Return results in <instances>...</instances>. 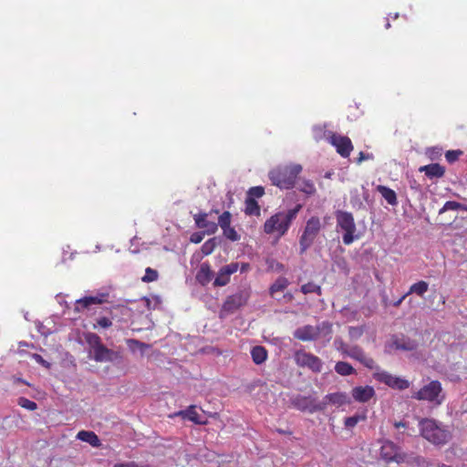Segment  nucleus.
I'll return each mask as SVG.
<instances>
[{
  "instance_id": "obj_1",
  "label": "nucleus",
  "mask_w": 467,
  "mask_h": 467,
  "mask_svg": "<svg viewBox=\"0 0 467 467\" xmlns=\"http://www.w3.org/2000/svg\"><path fill=\"white\" fill-rule=\"evenodd\" d=\"M302 205L296 204L285 212H278L269 217L264 223V232L266 234H276L277 237L284 236L289 230L292 222L296 218Z\"/></svg>"
},
{
  "instance_id": "obj_2",
  "label": "nucleus",
  "mask_w": 467,
  "mask_h": 467,
  "mask_svg": "<svg viewBox=\"0 0 467 467\" xmlns=\"http://www.w3.org/2000/svg\"><path fill=\"white\" fill-rule=\"evenodd\" d=\"M84 338L88 346V356L96 362H114L121 358L120 353L105 346L98 334L87 332L84 333Z\"/></svg>"
},
{
  "instance_id": "obj_3",
  "label": "nucleus",
  "mask_w": 467,
  "mask_h": 467,
  "mask_svg": "<svg viewBox=\"0 0 467 467\" xmlns=\"http://www.w3.org/2000/svg\"><path fill=\"white\" fill-rule=\"evenodd\" d=\"M420 427L422 437L435 445H444L451 439L450 430L432 419H422Z\"/></svg>"
},
{
  "instance_id": "obj_4",
  "label": "nucleus",
  "mask_w": 467,
  "mask_h": 467,
  "mask_svg": "<svg viewBox=\"0 0 467 467\" xmlns=\"http://www.w3.org/2000/svg\"><path fill=\"white\" fill-rule=\"evenodd\" d=\"M301 171L302 166L299 164L279 166L270 171L269 179L273 185L280 189H291Z\"/></svg>"
},
{
  "instance_id": "obj_5",
  "label": "nucleus",
  "mask_w": 467,
  "mask_h": 467,
  "mask_svg": "<svg viewBox=\"0 0 467 467\" xmlns=\"http://www.w3.org/2000/svg\"><path fill=\"white\" fill-rule=\"evenodd\" d=\"M332 335V324L328 321H324L317 326L314 327L306 325L298 327L294 332V337L301 341H312L316 340L318 337H324L327 341L331 339Z\"/></svg>"
},
{
  "instance_id": "obj_6",
  "label": "nucleus",
  "mask_w": 467,
  "mask_h": 467,
  "mask_svg": "<svg viewBox=\"0 0 467 467\" xmlns=\"http://www.w3.org/2000/svg\"><path fill=\"white\" fill-rule=\"evenodd\" d=\"M417 400L428 401L440 406L445 400V393L439 380H431L411 395Z\"/></svg>"
},
{
  "instance_id": "obj_7",
  "label": "nucleus",
  "mask_w": 467,
  "mask_h": 467,
  "mask_svg": "<svg viewBox=\"0 0 467 467\" xmlns=\"http://www.w3.org/2000/svg\"><path fill=\"white\" fill-rule=\"evenodd\" d=\"M250 297L249 291L244 289L239 290L235 294L228 296L219 312L220 318H225L229 315L234 314L242 306H245Z\"/></svg>"
},
{
  "instance_id": "obj_8",
  "label": "nucleus",
  "mask_w": 467,
  "mask_h": 467,
  "mask_svg": "<svg viewBox=\"0 0 467 467\" xmlns=\"http://www.w3.org/2000/svg\"><path fill=\"white\" fill-rule=\"evenodd\" d=\"M321 230L320 219L312 216L306 221L303 234L299 239L300 254H303L313 244Z\"/></svg>"
},
{
  "instance_id": "obj_9",
  "label": "nucleus",
  "mask_w": 467,
  "mask_h": 467,
  "mask_svg": "<svg viewBox=\"0 0 467 467\" xmlns=\"http://www.w3.org/2000/svg\"><path fill=\"white\" fill-rule=\"evenodd\" d=\"M335 214L337 226L344 231L342 236L344 244H351L355 240L354 234L357 230L352 213L344 211H337Z\"/></svg>"
},
{
  "instance_id": "obj_10",
  "label": "nucleus",
  "mask_w": 467,
  "mask_h": 467,
  "mask_svg": "<svg viewBox=\"0 0 467 467\" xmlns=\"http://www.w3.org/2000/svg\"><path fill=\"white\" fill-rule=\"evenodd\" d=\"M290 402L295 409L302 412L313 414L317 411H324V403L317 402V399L312 396L297 394L291 398Z\"/></svg>"
},
{
  "instance_id": "obj_11",
  "label": "nucleus",
  "mask_w": 467,
  "mask_h": 467,
  "mask_svg": "<svg viewBox=\"0 0 467 467\" xmlns=\"http://www.w3.org/2000/svg\"><path fill=\"white\" fill-rule=\"evenodd\" d=\"M296 364L300 368H307L313 372L318 373L322 370L323 362L312 353L303 349L296 350L294 354Z\"/></svg>"
},
{
  "instance_id": "obj_12",
  "label": "nucleus",
  "mask_w": 467,
  "mask_h": 467,
  "mask_svg": "<svg viewBox=\"0 0 467 467\" xmlns=\"http://www.w3.org/2000/svg\"><path fill=\"white\" fill-rule=\"evenodd\" d=\"M373 378L377 381L383 383L393 389L403 390L408 389L410 385L409 380L394 376L388 371L379 369V368H377V371L373 373Z\"/></svg>"
},
{
  "instance_id": "obj_13",
  "label": "nucleus",
  "mask_w": 467,
  "mask_h": 467,
  "mask_svg": "<svg viewBox=\"0 0 467 467\" xmlns=\"http://www.w3.org/2000/svg\"><path fill=\"white\" fill-rule=\"evenodd\" d=\"M328 141L336 148L337 152L344 158L348 157L353 150L351 140L347 136L329 132Z\"/></svg>"
},
{
  "instance_id": "obj_14",
  "label": "nucleus",
  "mask_w": 467,
  "mask_h": 467,
  "mask_svg": "<svg viewBox=\"0 0 467 467\" xmlns=\"http://www.w3.org/2000/svg\"><path fill=\"white\" fill-rule=\"evenodd\" d=\"M213 213L218 214V210H212L210 213L201 212L193 215V220L196 226L200 229H203L207 234H213L218 230V224L213 221H209L208 216Z\"/></svg>"
},
{
  "instance_id": "obj_15",
  "label": "nucleus",
  "mask_w": 467,
  "mask_h": 467,
  "mask_svg": "<svg viewBox=\"0 0 467 467\" xmlns=\"http://www.w3.org/2000/svg\"><path fill=\"white\" fill-rule=\"evenodd\" d=\"M109 294L108 292L98 293L96 296H85L76 301V311H82L89 308L91 305H101L109 301Z\"/></svg>"
},
{
  "instance_id": "obj_16",
  "label": "nucleus",
  "mask_w": 467,
  "mask_h": 467,
  "mask_svg": "<svg viewBox=\"0 0 467 467\" xmlns=\"http://www.w3.org/2000/svg\"><path fill=\"white\" fill-rule=\"evenodd\" d=\"M239 268L238 263H231L223 266L217 273L214 279V286H224L230 282V277L233 274L237 272Z\"/></svg>"
},
{
  "instance_id": "obj_17",
  "label": "nucleus",
  "mask_w": 467,
  "mask_h": 467,
  "mask_svg": "<svg viewBox=\"0 0 467 467\" xmlns=\"http://www.w3.org/2000/svg\"><path fill=\"white\" fill-rule=\"evenodd\" d=\"M351 395L355 401L365 403L374 398L376 392L373 387L366 385L353 388L351 390Z\"/></svg>"
},
{
  "instance_id": "obj_18",
  "label": "nucleus",
  "mask_w": 467,
  "mask_h": 467,
  "mask_svg": "<svg viewBox=\"0 0 467 467\" xmlns=\"http://www.w3.org/2000/svg\"><path fill=\"white\" fill-rule=\"evenodd\" d=\"M320 403H324V410L328 405L342 406L350 403L349 398L345 392H334L326 395Z\"/></svg>"
},
{
  "instance_id": "obj_19",
  "label": "nucleus",
  "mask_w": 467,
  "mask_h": 467,
  "mask_svg": "<svg viewBox=\"0 0 467 467\" xmlns=\"http://www.w3.org/2000/svg\"><path fill=\"white\" fill-rule=\"evenodd\" d=\"M171 417H181L183 420H188L195 424L203 425L206 424V420H202V417L196 410L195 405L189 406L186 410H179L175 412Z\"/></svg>"
},
{
  "instance_id": "obj_20",
  "label": "nucleus",
  "mask_w": 467,
  "mask_h": 467,
  "mask_svg": "<svg viewBox=\"0 0 467 467\" xmlns=\"http://www.w3.org/2000/svg\"><path fill=\"white\" fill-rule=\"evenodd\" d=\"M391 347L395 349L405 350V351H412L415 350L418 347V344L415 340H412L404 336H394L391 339Z\"/></svg>"
},
{
  "instance_id": "obj_21",
  "label": "nucleus",
  "mask_w": 467,
  "mask_h": 467,
  "mask_svg": "<svg viewBox=\"0 0 467 467\" xmlns=\"http://www.w3.org/2000/svg\"><path fill=\"white\" fill-rule=\"evenodd\" d=\"M419 171L420 172H424L425 175L431 180L440 179L445 174V168L440 163H431L421 166L420 167Z\"/></svg>"
},
{
  "instance_id": "obj_22",
  "label": "nucleus",
  "mask_w": 467,
  "mask_h": 467,
  "mask_svg": "<svg viewBox=\"0 0 467 467\" xmlns=\"http://www.w3.org/2000/svg\"><path fill=\"white\" fill-rule=\"evenodd\" d=\"M213 277V272L208 263H202L196 274V281L202 286L207 285Z\"/></svg>"
},
{
  "instance_id": "obj_23",
  "label": "nucleus",
  "mask_w": 467,
  "mask_h": 467,
  "mask_svg": "<svg viewBox=\"0 0 467 467\" xmlns=\"http://www.w3.org/2000/svg\"><path fill=\"white\" fill-rule=\"evenodd\" d=\"M77 438L82 441L89 443L93 447L100 446V441L94 431H80L78 432Z\"/></svg>"
},
{
  "instance_id": "obj_24",
  "label": "nucleus",
  "mask_w": 467,
  "mask_h": 467,
  "mask_svg": "<svg viewBox=\"0 0 467 467\" xmlns=\"http://www.w3.org/2000/svg\"><path fill=\"white\" fill-rule=\"evenodd\" d=\"M377 191L381 194V196L389 204L396 205L398 203L397 194L392 189L384 185H379L377 187Z\"/></svg>"
},
{
  "instance_id": "obj_25",
  "label": "nucleus",
  "mask_w": 467,
  "mask_h": 467,
  "mask_svg": "<svg viewBox=\"0 0 467 467\" xmlns=\"http://www.w3.org/2000/svg\"><path fill=\"white\" fill-rule=\"evenodd\" d=\"M245 208H244V213L246 215L252 216H260L261 214V208L258 202L254 200L253 197H247L245 202Z\"/></svg>"
},
{
  "instance_id": "obj_26",
  "label": "nucleus",
  "mask_w": 467,
  "mask_h": 467,
  "mask_svg": "<svg viewBox=\"0 0 467 467\" xmlns=\"http://www.w3.org/2000/svg\"><path fill=\"white\" fill-rule=\"evenodd\" d=\"M251 356L253 361L256 365H260L264 363L267 358V351L266 349L262 346H256L254 347L251 350Z\"/></svg>"
},
{
  "instance_id": "obj_27",
  "label": "nucleus",
  "mask_w": 467,
  "mask_h": 467,
  "mask_svg": "<svg viewBox=\"0 0 467 467\" xmlns=\"http://www.w3.org/2000/svg\"><path fill=\"white\" fill-rule=\"evenodd\" d=\"M289 285V281L284 276H279L270 286L269 294L274 296L277 292H283Z\"/></svg>"
},
{
  "instance_id": "obj_28",
  "label": "nucleus",
  "mask_w": 467,
  "mask_h": 467,
  "mask_svg": "<svg viewBox=\"0 0 467 467\" xmlns=\"http://www.w3.org/2000/svg\"><path fill=\"white\" fill-rule=\"evenodd\" d=\"M429 289V284L426 281H419L410 285L407 295L415 294L419 296H423Z\"/></svg>"
},
{
  "instance_id": "obj_29",
  "label": "nucleus",
  "mask_w": 467,
  "mask_h": 467,
  "mask_svg": "<svg viewBox=\"0 0 467 467\" xmlns=\"http://www.w3.org/2000/svg\"><path fill=\"white\" fill-rule=\"evenodd\" d=\"M335 371L341 376H348L353 374L355 369L349 363L338 361L335 365Z\"/></svg>"
},
{
  "instance_id": "obj_30",
  "label": "nucleus",
  "mask_w": 467,
  "mask_h": 467,
  "mask_svg": "<svg viewBox=\"0 0 467 467\" xmlns=\"http://www.w3.org/2000/svg\"><path fill=\"white\" fill-rule=\"evenodd\" d=\"M111 326H112V316H111V312H110L109 316H103V317H97L96 323H94L92 325V327L94 329H97V328L107 329V328L110 327Z\"/></svg>"
},
{
  "instance_id": "obj_31",
  "label": "nucleus",
  "mask_w": 467,
  "mask_h": 467,
  "mask_svg": "<svg viewBox=\"0 0 467 467\" xmlns=\"http://www.w3.org/2000/svg\"><path fill=\"white\" fill-rule=\"evenodd\" d=\"M459 210H467L465 205L455 202V201H448L444 203L442 208L440 210L439 213L441 214L447 211H459Z\"/></svg>"
},
{
  "instance_id": "obj_32",
  "label": "nucleus",
  "mask_w": 467,
  "mask_h": 467,
  "mask_svg": "<svg viewBox=\"0 0 467 467\" xmlns=\"http://www.w3.org/2000/svg\"><path fill=\"white\" fill-rule=\"evenodd\" d=\"M367 416L365 413L363 414H356L351 417H348L345 419L344 425L348 429L354 428L358 422L366 420Z\"/></svg>"
},
{
  "instance_id": "obj_33",
  "label": "nucleus",
  "mask_w": 467,
  "mask_h": 467,
  "mask_svg": "<svg viewBox=\"0 0 467 467\" xmlns=\"http://www.w3.org/2000/svg\"><path fill=\"white\" fill-rule=\"evenodd\" d=\"M298 190L307 195H313L316 192V187L311 181L304 180L298 185Z\"/></svg>"
},
{
  "instance_id": "obj_34",
  "label": "nucleus",
  "mask_w": 467,
  "mask_h": 467,
  "mask_svg": "<svg viewBox=\"0 0 467 467\" xmlns=\"http://www.w3.org/2000/svg\"><path fill=\"white\" fill-rule=\"evenodd\" d=\"M301 292L305 295L316 293L318 296H320L322 294V289L319 285H317L312 282H309L301 286Z\"/></svg>"
},
{
  "instance_id": "obj_35",
  "label": "nucleus",
  "mask_w": 467,
  "mask_h": 467,
  "mask_svg": "<svg viewBox=\"0 0 467 467\" xmlns=\"http://www.w3.org/2000/svg\"><path fill=\"white\" fill-rule=\"evenodd\" d=\"M232 214L230 212L225 211L218 217V226L223 229L231 226Z\"/></svg>"
},
{
  "instance_id": "obj_36",
  "label": "nucleus",
  "mask_w": 467,
  "mask_h": 467,
  "mask_svg": "<svg viewBox=\"0 0 467 467\" xmlns=\"http://www.w3.org/2000/svg\"><path fill=\"white\" fill-rule=\"evenodd\" d=\"M159 274L157 270L152 269L150 267H147L145 269V275L141 277V281L144 283L154 282L158 279Z\"/></svg>"
},
{
  "instance_id": "obj_37",
  "label": "nucleus",
  "mask_w": 467,
  "mask_h": 467,
  "mask_svg": "<svg viewBox=\"0 0 467 467\" xmlns=\"http://www.w3.org/2000/svg\"><path fill=\"white\" fill-rule=\"evenodd\" d=\"M365 331V326L359 327H348V336L351 340H358L360 338Z\"/></svg>"
},
{
  "instance_id": "obj_38",
  "label": "nucleus",
  "mask_w": 467,
  "mask_h": 467,
  "mask_svg": "<svg viewBox=\"0 0 467 467\" xmlns=\"http://www.w3.org/2000/svg\"><path fill=\"white\" fill-rule=\"evenodd\" d=\"M462 155L463 151L462 150H450L445 152V159L449 163H453Z\"/></svg>"
},
{
  "instance_id": "obj_39",
  "label": "nucleus",
  "mask_w": 467,
  "mask_h": 467,
  "mask_svg": "<svg viewBox=\"0 0 467 467\" xmlns=\"http://www.w3.org/2000/svg\"><path fill=\"white\" fill-rule=\"evenodd\" d=\"M17 404L26 409V410H36L37 409V405L35 401H32L25 397H20L18 400H17Z\"/></svg>"
},
{
  "instance_id": "obj_40",
  "label": "nucleus",
  "mask_w": 467,
  "mask_h": 467,
  "mask_svg": "<svg viewBox=\"0 0 467 467\" xmlns=\"http://www.w3.org/2000/svg\"><path fill=\"white\" fill-rule=\"evenodd\" d=\"M223 235L230 241L235 242L240 240V235L237 234L235 229L232 226L223 229Z\"/></svg>"
},
{
  "instance_id": "obj_41",
  "label": "nucleus",
  "mask_w": 467,
  "mask_h": 467,
  "mask_svg": "<svg viewBox=\"0 0 467 467\" xmlns=\"http://www.w3.org/2000/svg\"><path fill=\"white\" fill-rule=\"evenodd\" d=\"M265 194V188L262 186L251 187L247 192V197L261 198Z\"/></svg>"
},
{
  "instance_id": "obj_42",
  "label": "nucleus",
  "mask_w": 467,
  "mask_h": 467,
  "mask_svg": "<svg viewBox=\"0 0 467 467\" xmlns=\"http://www.w3.org/2000/svg\"><path fill=\"white\" fill-rule=\"evenodd\" d=\"M364 354H365L364 351L358 346L352 347L349 349V352H348V357H350V358H352L354 359H357L358 361L361 359V358H363Z\"/></svg>"
},
{
  "instance_id": "obj_43",
  "label": "nucleus",
  "mask_w": 467,
  "mask_h": 467,
  "mask_svg": "<svg viewBox=\"0 0 467 467\" xmlns=\"http://www.w3.org/2000/svg\"><path fill=\"white\" fill-rule=\"evenodd\" d=\"M215 241L214 239H209L202 245V252L203 254L208 255L211 254L215 248Z\"/></svg>"
},
{
  "instance_id": "obj_44",
  "label": "nucleus",
  "mask_w": 467,
  "mask_h": 467,
  "mask_svg": "<svg viewBox=\"0 0 467 467\" xmlns=\"http://www.w3.org/2000/svg\"><path fill=\"white\" fill-rule=\"evenodd\" d=\"M334 344L338 351L348 356V352H349L351 348H349L341 338H336Z\"/></svg>"
},
{
  "instance_id": "obj_45",
  "label": "nucleus",
  "mask_w": 467,
  "mask_h": 467,
  "mask_svg": "<svg viewBox=\"0 0 467 467\" xmlns=\"http://www.w3.org/2000/svg\"><path fill=\"white\" fill-rule=\"evenodd\" d=\"M393 449L394 448V445L392 442H387L385 443L382 447H381V455L384 459H386L387 461H393L395 459V456L390 454V453H388L386 451L388 449Z\"/></svg>"
},
{
  "instance_id": "obj_46",
  "label": "nucleus",
  "mask_w": 467,
  "mask_h": 467,
  "mask_svg": "<svg viewBox=\"0 0 467 467\" xmlns=\"http://www.w3.org/2000/svg\"><path fill=\"white\" fill-rule=\"evenodd\" d=\"M127 344L128 346L130 348H134L135 347L136 348H139L140 349H144L146 348H148V345L145 344V343H142L137 339H128L127 340Z\"/></svg>"
},
{
  "instance_id": "obj_47",
  "label": "nucleus",
  "mask_w": 467,
  "mask_h": 467,
  "mask_svg": "<svg viewBox=\"0 0 467 467\" xmlns=\"http://www.w3.org/2000/svg\"><path fill=\"white\" fill-rule=\"evenodd\" d=\"M365 367L372 369L375 368V361L372 358L368 357L366 354L363 355V358L359 360Z\"/></svg>"
},
{
  "instance_id": "obj_48",
  "label": "nucleus",
  "mask_w": 467,
  "mask_h": 467,
  "mask_svg": "<svg viewBox=\"0 0 467 467\" xmlns=\"http://www.w3.org/2000/svg\"><path fill=\"white\" fill-rule=\"evenodd\" d=\"M113 467H145V465L131 461V462H117L113 465Z\"/></svg>"
},
{
  "instance_id": "obj_49",
  "label": "nucleus",
  "mask_w": 467,
  "mask_h": 467,
  "mask_svg": "<svg viewBox=\"0 0 467 467\" xmlns=\"http://www.w3.org/2000/svg\"><path fill=\"white\" fill-rule=\"evenodd\" d=\"M205 233H193L191 237L190 241L193 244H200L202 239Z\"/></svg>"
},
{
  "instance_id": "obj_50",
  "label": "nucleus",
  "mask_w": 467,
  "mask_h": 467,
  "mask_svg": "<svg viewBox=\"0 0 467 467\" xmlns=\"http://www.w3.org/2000/svg\"><path fill=\"white\" fill-rule=\"evenodd\" d=\"M372 158H373L372 154H368V153H365L363 151H360L358 153L357 163L360 164L363 161L369 160V159H372Z\"/></svg>"
},
{
  "instance_id": "obj_51",
  "label": "nucleus",
  "mask_w": 467,
  "mask_h": 467,
  "mask_svg": "<svg viewBox=\"0 0 467 467\" xmlns=\"http://www.w3.org/2000/svg\"><path fill=\"white\" fill-rule=\"evenodd\" d=\"M34 358L36 359V362L44 365L45 367H49V364L39 354H34Z\"/></svg>"
},
{
  "instance_id": "obj_52",
  "label": "nucleus",
  "mask_w": 467,
  "mask_h": 467,
  "mask_svg": "<svg viewBox=\"0 0 467 467\" xmlns=\"http://www.w3.org/2000/svg\"><path fill=\"white\" fill-rule=\"evenodd\" d=\"M409 295H407V293L405 295H403L400 298H399L397 301H395L393 303V306L395 307H399L401 303L403 302V300L408 296Z\"/></svg>"
},
{
  "instance_id": "obj_53",
  "label": "nucleus",
  "mask_w": 467,
  "mask_h": 467,
  "mask_svg": "<svg viewBox=\"0 0 467 467\" xmlns=\"http://www.w3.org/2000/svg\"><path fill=\"white\" fill-rule=\"evenodd\" d=\"M394 426L397 429H399V428H407L408 427V423L404 422V421H396L394 423Z\"/></svg>"
},
{
  "instance_id": "obj_54",
  "label": "nucleus",
  "mask_w": 467,
  "mask_h": 467,
  "mask_svg": "<svg viewBox=\"0 0 467 467\" xmlns=\"http://www.w3.org/2000/svg\"><path fill=\"white\" fill-rule=\"evenodd\" d=\"M15 382H19V383H23V384H26V385H29L26 380L20 379V378H16L15 379Z\"/></svg>"
},
{
  "instance_id": "obj_55",
  "label": "nucleus",
  "mask_w": 467,
  "mask_h": 467,
  "mask_svg": "<svg viewBox=\"0 0 467 467\" xmlns=\"http://www.w3.org/2000/svg\"><path fill=\"white\" fill-rule=\"evenodd\" d=\"M285 297H287L289 300L293 297L291 294L285 295Z\"/></svg>"
},
{
  "instance_id": "obj_56",
  "label": "nucleus",
  "mask_w": 467,
  "mask_h": 467,
  "mask_svg": "<svg viewBox=\"0 0 467 467\" xmlns=\"http://www.w3.org/2000/svg\"><path fill=\"white\" fill-rule=\"evenodd\" d=\"M389 27H390V24H389V22H387L386 28H389Z\"/></svg>"
},
{
  "instance_id": "obj_57",
  "label": "nucleus",
  "mask_w": 467,
  "mask_h": 467,
  "mask_svg": "<svg viewBox=\"0 0 467 467\" xmlns=\"http://www.w3.org/2000/svg\"><path fill=\"white\" fill-rule=\"evenodd\" d=\"M410 188L419 189V187H416V184L410 185Z\"/></svg>"
},
{
  "instance_id": "obj_58",
  "label": "nucleus",
  "mask_w": 467,
  "mask_h": 467,
  "mask_svg": "<svg viewBox=\"0 0 467 467\" xmlns=\"http://www.w3.org/2000/svg\"><path fill=\"white\" fill-rule=\"evenodd\" d=\"M410 188L419 189V187H416V184L410 185Z\"/></svg>"
},
{
  "instance_id": "obj_59",
  "label": "nucleus",
  "mask_w": 467,
  "mask_h": 467,
  "mask_svg": "<svg viewBox=\"0 0 467 467\" xmlns=\"http://www.w3.org/2000/svg\"><path fill=\"white\" fill-rule=\"evenodd\" d=\"M279 433H286L285 431L278 430Z\"/></svg>"
},
{
  "instance_id": "obj_60",
  "label": "nucleus",
  "mask_w": 467,
  "mask_h": 467,
  "mask_svg": "<svg viewBox=\"0 0 467 467\" xmlns=\"http://www.w3.org/2000/svg\"><path fill=\"white\" fill-rule=\"evenodd\" d=\"M441 467H447L445 464H442Z\"/></svg>"
}]
</instances>
